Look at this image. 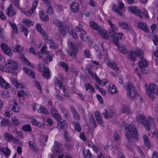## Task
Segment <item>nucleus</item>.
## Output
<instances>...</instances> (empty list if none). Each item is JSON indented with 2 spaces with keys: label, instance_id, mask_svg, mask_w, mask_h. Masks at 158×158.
I'll return each mask as SVG.
<instances>
[{
  "label": "nucleus",
  "instance_id": "obj_1",
  "mask_svg": "<svg viewBox=\"0 0 158 158\" xmlns=\"http://www.w3.org/2000/svg\"><path fill=\"white\" fill-rule=\"evenodd\" d=\"M149 120L147 119L143 114H139L137 117V121L139 123L142 124L145 129L149 131L151 126H155L154 121L153 118H152L151 116L148 117Z\"/></svg>",
  "mask_w": 158,
  "mask_h": 158
},
{
  "label": "nucleus",
  "instance_id": "obj_2",
  "mask_svg": "<svg viewBox=\"0 0 158 158\" xmlns=\"http://www.w3.org/2000/svg\"><path fill=\"white\" fill-rule=\"evenodd\" d=\"M126 136L129 142H133L138 138V132L135 127L133 124H130L126 128Z\"/></svg>",
  "mask_w": 158,
  "mask_h": 158
},
{
  "label": "nucleus",
  "instance_id": "obj_3",
  "mask_svg": "<svg viewBox=\"0 0 158 158\" xmlns=\"http://www.w3.org/2000/svg\"><path fill=\"white\" fill-rule=\"evenodd\" d=\"M145 87L147 94L150 98L153 101L155 98L154 94H155L158 95V88L157 86L152 83L150 84L149 86L147 84L145 83Z\"/></svg>",
  "mask_w": 158,
  "mask_h": 158
},
{
  "label": "nucleus",
  "instance_id": "obj_4",
  "mask_svg": "<svg viewBox=\"0 0 158 158\" xmlns=\"http://www.w3.org/2000/svg\"><path fill=\"white\" fill-rule=\"evenodd\" d=\"M124 88L127 91L128 96L129 98L132 99L135 98L137 93L135 88L132 84L127 81L124 85Z\"/></svg>",
  "mask_w": 158,
  "mask_h": 158
},
{
  "label": "nucleus",
  "instance_id": "obj_5",
  "mask_svg": "<svg viewBox=\"0 0 158 158\" xmlns=\"http://www.w3.org/2000/svg\"><path fill=\"white\" fill-rule=\"evenodd\" d=\"M70 49L68 51L69 55L73 58L76 57V54L78 52L76 44L73 43L71 41H69L68 43Z\"/></svg>",
  "mask_w": 158,
  "mask_h": 158
},
{
  "label": "nucleus",
  "instance_id": "obj_6",
  "mask_svg": "<svg viewBox=\"0 0 158 158\" xmlns=\"http://www.w3.org/2000/svg\"><path fill=\"white\" fill-rule=\"evenodd\" d=\"M109 36L113 38V41L116 46L118 45V40H121L123 37V34L122 33H118L115 32L110 31L109 32Z\"/></svg>",
  "mask_w": 158,
  "mask_h": 158
},
{
  "label": "nucleus",
  "instance_id": "obj_7",
  "mask_svg": "<svg viewBox=\"0 0 158 158\" xmlns=\"http://www.w3.org/2000/svg\"><path fill=\"white\" fill-rule=\"evenodd\" d=\"M40 71L42 75L47 79H48L50 77V71L48 68L46 67L44 65H39Z\"/></svg>",
  "mask_w": 158,
  "mask_h": 158
},
{
  "label": "nucleus",
  "instance_id": "obj_8",
  "mask_svg": "<svg viewBox=\"0 0 158 158\" xmlns=\"http://www.w3.org/2000/svg\"><path fill=\"white\" fill-rule=\"evenodd\" d=\"M128 10L129 12H131L134 14L137 15L140 18H142V15L141 13V11L139 8L137 6H131L128 7Z\"/></svg>",
  "mask_w": 158,
  "mask_h": 158
},
{
  "label": "nucleus",
  "instance_id": "obj_9",
  "mask_svg": "<svg viewBox=\"0 0 158 158\" xmlns=\"http://www.w3.org/2000/svg\"><path fill=\"white\" fill-rule=\"evenodd\" d=\"M4 137L5 139L8 142H13L16 144L19 143L18 139L14 137L12 135L8 132H5L4 134Z\"/></svg>",
  "mask_w": 158,
  "mask_h": 158
},
{
  "label": "nucleus",
  "instance_id": "obj_10",
  "mask_svg": "<svg viewBox=\"0 0 158 158\" xmlns=\"http://www.w3.org/2000/svg\"><path fill=\"white\" fill-rule=\"evenodd\" d=\"M5 65L7 67L13 70H16L18 68V64L15 61L11 60L6 61Z\"/></svg>",
  "mask_w": 158,
  "mask_h": 158
},
{
  "label": "nucleus",
  "instance_id": "obj_11",
  "mask_svg": "<svg viewBox=\"0 0 158 158\" xmlns=\"http://www.w3.org/2000/svg\"><path fill=\"white\" fill-rule=\"evenodd\" d=\"M124 4L122 2H120L119 5V7L120 10L118 9V6L115 4H114L112 7L113 10L117 13L119 15L121 16L123 15V12L122 10L124 8Z\"/></svg>",
  "mask_w": 158,
  "mask_h": 158
},
{
  "label": "nucleus",
  "instance_id": "obj_12",
  "mask_svg": "<svg viewBox=\"0 0 158 158\" xmlns=\"http://www.w3.org/2000/svg\"><path fill=\"white\" fill-rule=\"evenodd\" d=\"M47 48V46L45 44H44V46L42 47L41 49V53L39 54L38 55L39 60H43L42 57L45 56L46 55L50 53L49 51H47L46 49Z\"/></svg>",
  "mask_w": 158,
  "mask_h": 158
},
{
  "label": "nucleus",
  "instance_id": "obj_13",
  "mask_svg": "<svg viewBox=\"0 0 158 158\" xmlns=\"http://www.w3.org/2000/svg\"><path fill=\"white\" fill-rule=\"evenodd\" d=\"M47 48V46L45 44H44V46L42 47L41 49V53L39 54L38 55L39 60H43L42 57L45 56L46 55L50 53L49 51H47L46 49Z\"/></svg>",
  "mask_w": 158,
  "mask_h": 158
},
{
  "label": "nucleus",
  "instance_id": "obj_14",
  "mask_svg": "<svg viewBox=\"0 0 158 158\" xmlns=\"http://www.w3.org/2000/svg\"><path fill=\"white\" fill-rule=\"evenodd\" d=\"M88 72L89 74L93 77L95 78L96 81L99 84L102 85L104 86L107 83V82L100 80L97 77V75L95 73H93L89 69L88 70Z\"/></svg>",
  "mask_w": 158,
  "mask_h": 158
},
{
  "label": "nucleus",
  "instance_id": "obj_15",
  "mask_svg": "<svg viewBox=\"0 0 158 158\" xmlns=\"http://www.w3.org/2000/svg\"><path fill=\"white\" fill-rule=\"evenodd\" d=\"M1 48L4 53L6 55L11 56L12 54V52L9 47L5 44L2 43L1 44Z\"/></svg>",
  "mask_w": 158,
  "mask_h": 158
},
{
  "label": "nucleus",
  "instance_id": "obj_16",
  "mask_svg": "<svg viewBox=\"0 0 158 158\" xmlns=\"http://www.w3.org/2000/svg\"><path fill=\"white\" fill-rule=\"evenodd\" d=\"M61 145L56 141H55L52 150L54 153L60 154L62 152V150L60 148Z\"/></svg>",
  "mask_w": 158,
  "mask_h": 158
},
{
  "label": "nucleus",
  "instance_id": "obj_17",
  "mask_svg": "<svg viewBox=\"0 0 158 158\" xmlns=\"http://www.w3.org/2000/svg\"><path fill=\"white\" fill-rule=\"evenodd\" d=\"M6 13L9 16L12 17L16 14V11L13 9L12 6L10 5L6 8Z\"/></svg>",
  "mask_w": 158,
  "mask_h": 158
},
{
  "label": "nucleus",
  "instance_id": "obj_18",
  "mask_svg": "<svg viewBox=\"0 0 158 158\" xmlns=\"http://www.w3.org/2000/svg\"><path fill=\"white\" fill-rule=\"evenodd\" d=\"M98 32V34H100L103 38L106 40L109 39V35H108L106 31L102 27L99 28Z\"/></svg>",
  "mask_w": 158,
  "mask_h": 158
},
{
  "label": "nucleus",
  "instance_id": "obj_19",
  "mask_svg": "<svg viewBox=\"0 0 158 158\" xmlns=\"http://www.w3.org/2000/svg\"><path fill=\"white\" fill-rule=\"evenodd\" d=\"M71 11L74 13H77L79 10V6L78 3L74 2L70 5Z\"/></svg>",
  "mask_w": 158,
  "mask_h": 158
},
{
  "label": "nucleus",
  "instance_id": "obj_20",
  "mask_svg": "<svg viewBox=\"0 0 158 158\" xmlns=\"http://www.w3.org/2000/svg\"><path fill=\"white\" fill-rule=\"evenodd\" d=\"M57 120L58 122L57 125L58 128L60 129H64L66 124L65 120L62 119L61 118L59 119H57Z\"/></svg>",
  "mask_w": 158,
  "mask_h": 158
},
{
  "label": "nucleus",
  "instance_id": "obj_21",
  "mask_svg": "<svg viewBox=\"0 0 158 158\" xmlns=\"http://www.w3.org/2000/svg\"><path fill=\"white\" fill-rule=\"evenodd\" d=\"M0 85L2 88L5 89H8L10 87V85L9 83L6 82L0 76Z\"/></svg>",
  "mask_w": 158,
  "mask_h": 158
},
{
  "label": "nucleus",
  "instance_id": "obj_22",
  "mask_svg": "<svg viewBox=\"0 0 158 158\" xmlns=\"http://www.w3.org/2000/svg\"><path fill=\"white\" fill-rule=\"evenodd\" d=\"M71 110L73 114V118L77 120H79L80 118L79 114L77 113L73 106H71Z\"/></svg>",
  "mask_w": 158,
  "mask_h": 158
},
{
  "label": "nucleus",
  "instance_id": "obj_23",
  "mask_svg": "<svg viewBox=\"0 0 158 158\" xmlns=\"http://www.w3.org/2000/svg\"><path fill=\"white\" fill-rule=\"evenodd\" d=\"M50 114L52 116L57 120L59 119L60 118H61L60 116L58 114V111L55 108H52L51 109Z\"/></svg>",
  "mask_w": 158,
  "mask_h": 158
},
{
  "label": "nucleus",
  "instance_id": "obj_24",
  "mask_svg": "<svg viewBox=\"0 0 158 158\" xmlns=\"http://www.w3.org/2000/svg\"><path fill=\"white\" fill-rule=\"evenodd\" d=\"M37 1H35L32 4V8L27 12H24V13L27 15L30 16L32 14L34 10L35 9L37 4Z\"/></svg>",
  "mask_w": 158,
  "mask_h": 158
},
{
  "label": "nucleus",
  "instance_id": "obj_25",
  "mask_svg": "<svg viewBox=\"0 0 158 158\" xmlns=\"http://www.w3.org/2000/svg\"><path fill=\"white\" fill-rule=\"evenodd\" d=\"M104 117L106 118H112L114 115V112L113 110H110L109 112H108L106 110L103 113Z\"/></svg>",
  "mask_w": 158,
  "mask_h": 158
},
{
  "label": "nucleus",
  "instance_id": "obj_26",
  "mask_svg": "<svg viewBox=\"0 0 158 158\" xmlns=\"http://www.w3.org/2000/svg\"><path fill=\"white\" fill-rule=\"evenodd\" d=\"M136 55L134 52L131 51L127 54V57L131 60L135 61L136 60Z\"/></svg>",
  "mask_w": 158,
  "mask_h": 158
},
{
  "label": "nucleus",
  "instance_id": "obj_27",
  "mask_svg": "<svg viewBox=\"0 0 158 158\" xmlns=\"http://www.w3.org/2000/svg\"><path fill=\"white\" fill-rule=\"evenodd\" d=\"M138 27L143 30L144 31L148 32V30L146 23L142 22H139L138 24Z\"/></svg>",
  "mask_w": 158,
  "mask_h": 158
},
{
  "label": "nucleus",
  "instance_id": "obj_28",
  "mask_svg": "<svg viewBox=\"0 0 158 158\" xmlns=\"http://www.w3.org/2000/svg\"><path fill=\"white\" fill-rule=\"evenodd\" d=\"M23 70L25 73L31 77L34 78L35 76V73L32 70L27 68H23Z\"/></svg>",
  "mask_w": 158,
  "mask_h": 158
},
{
  "label": "nucleus",
  "instance_id": "obj_29",
  "mask_svg": "<svg viewBox=\"0 0 158 158\" xmlns=\"http://www.w3.org/2000/svg\"><path fill=\"white\" fill-rule=\"evenodd\" d=\"M141 59V60L138 62L140 68H145L148 65V63L147 62L146 60L142 58Z\"/></svg>",
  "mask_w": 158,
  "mask_h": 158
},
{
  "label": "nucleus",
  "instance_id": "obj_30",
  "mask_svg": "<svg viewBox=\"0 0 158 158\" xmlns=\"http://www.w3.org/2000/svg\"><path fill=\"white\" fill-rule=\"evenodd\" d=\"M42 58L43 60L42 61L43 62L44 61V63L47 64L48 63V61L50 62L52 60V56L51 55L50 53L45 56H44L42 57Z\"/></svg>",
  "mask_w": 158,
  "mask_h": 158
},
{
  "label": "nucleus",
  "instance_id": "obj_31",
  "mask_svg": "<svg viewBox=\"0 0 158 158\" xmlns=\"http://www.w3.org/2000/svg\"><path fill=\"white\" fill-rule=\"evenodd\" d=\"M89 25L90 27L93 29L97 31L99 30V28L102 27L100 26H98L95 22L92 21L89 22Z\"/></svg>",
  "mask_w": 158,
  "mask_h": 158
},
{
  "label": "nucleus",
  "instance_id": "obj_32",
  "mask_svg": "<svg viewBox=\"0 0 158 158\" xmlns=\"http://www.w3.org/2000/svg\"><path fill=\"white\" fill-rule=\"evenodd\" d=\"M118 90L114 85H110L108 88V92L110 94H113L118 93Z\"/></svg>",
  "mask_w": 158,
  "mask_h": 158
},
{
  "label": "nucleus",
  "instance_id": "obj_33",
  "mask_svg": "<svg viewBox=\"0 0 158 158\" xmlns=\"http://www.w3.org/2000/svg\"><path fill=\"white\" fill-rule=\"evenodd\" d=\"M13 51L15 52H18L19 53H21L23 52V47L19 45H16L13 47Z\"/></svg>",
  "mask_w": 158,
  "mask_h": 158
},
{
  "label": "nucleus",
  "instance_id": "obj_34",
  "mask_svg": "<svg viewBox=\"0 0 158 158\" xmlns=\"http://www.w3.org/2000/svg\"><path fill=\"white\" fill-rule=\"evenodd\" d=\"M61 111L63 113L65 118L66 119H68L70 116V114L67 110L63 106H60V107Z\"/></svg>",
  "mask_w": 158,
  "mask_h": 158
},
{
  "label": "nucleus",
  "instance_id": "obj_35",
  "mask_svg": "<svg viewBox=\"0 0 158 158\" xmlns=\"http://www.w3.org/2000/svg\"><path fill=\"white\" fill-rule=\"evenodd\" d=\"M143 137L145 145L148 148H150L151 147V144L147 135L145 134L143 135Z\"/></svg>",
  "mask_w": 158,
  "mask_h": 158
},
{
  "label": "nucleus",
  "instance_id": "obj_36",
  "mask_svg": "<svg viewBox=\"0 0 158 158\" xmlns=\"http://www.w3.org/2000/svg\"><path fill=\"white\" fill-rule=\"evenodd\" d=\"M72 124L74 126L76 131L80 132L81 131V127L80 124L77 121H73Z\"/></svg>",
  "mask_w": 158,
  "mask_h": 158
},
{
  "label": "nucleus",
  "instance_id": "obj_37",
  "mask_svg": "<svg viewBox=\"0 0 158 158\" xmlns=\"http://www.w3.org/2000/svg\"><path fill=\"white\" fill-rule=\"evenodd\" d=\"M95 116L98 123L101 125L102 123V118L98 111H96L95 112Z\"/></svg>",
  "mask_w": 158,
  "mask_h": 158
},
{
  "label": "nucleus",
  "instance_id": "obj_38",
  "mask_svg": "<svg viewBox=\"0 0 158 158\" xmlns=\"http://www.w3.org/2000/svg\"><path fill=\"white\" fill-rule=\"evenodd\" d=\"M108 66L111 68L115 71L118 70V68L117 67L116 64L114 62H111L110 61H108L107 63Z\"/></svg>",
  "mask_w": 158,
  "mask_h": 158
},
{
  "label": "nucleus",
  "instance_id": "obj_39",
  "mask_svg": "<svg viewBox=\"0 0 158 158\" xmlns=\"http://www.w3.org/2000/svg\"><path fill=\"white\" fill-rule=\"evenodd\" d=\"M83 152L84 158H92V155L89 149L83 150Z\"/></svg>",
  "mask_w": 158,
  "mask_h": 158
},
{
  "label": "nucleus",
  "instance_id": "obj_40",
  "mask_svg": "<svg viewBox=\"0 0 158 158\" xmlns=\"http://www.w3.org/2000/svg\"><path fill=\"white\" fill-rule=\"evenodd\" d=\"M118 49L123 54H126L127 53V49L126 47L123 45H118Z\"/></svg>",
  "mask_w": 158,
  "mask_h": 158
},
{
  "label": "nucleus",
  "instance_id": "obj_41",
  "mask_svg": "<svg viewBox=\"0 0 158 158\" xmlns=\"http://www.w3.org/2000/svg\"><path fill=\"white\" fill-rule=\"evenodd\" d=\"M76 30L78 32H82V34L84 35L85 34V31L82 28V25L80 23H79L78 25L76 26Z\"/></svg>",
  "mask_w": 158,
  "mask_h": 158
},
{
  "label": "nucleus",
  "instance_id": "obj_42",
  "mask_svg": "<svg viewBox=\"0 0 158 158\" xmlns=\"http://www.w3.org/2000/svg\"><path fill=\"white\" fill-rule=\"evenodd\" d=\"M47 42L50 44V47L53 49H55L57 47V45L54 42L53 40L51 39H48L47 41Z\"/></svg>",
  "mask_w": 158,
  "mask_h": 158
},
{
  "label": "nucleus",
  "instance_id": "obj_43",
  "mask_svg": "<svg viewBox=\"0 0 158 158\" xmlns=\"http://www.w3.org/2000/svg\"><path fill=\"white\" fill-rule=\"evenodd\" d=\"M122 112L123 113H126L127 114L131 113V111L129 107L127 106L124 105L122 110Z\"/></svg>",
  "mask_w": 158,
  "mask_h": 158
},
{
  "label": "nucleus",
  "instance_id": "obj_44",
  "mask_svg": "<svg viewBox=\"0 0 158 158\" xmlns=\"http://www.w3.org/2000/svg\"><path fill=\"white\" fill-rule=\"evenodd\" d=\"M89 120L91 126L93 127L96 128L97 126L96 122L94 117L91 114L90 115Z\"/></svg>",
  "mask_w": 158,
  "mask_h": 158
},
{
  "label": "nucleus",
  "instance_id": "obj_45",
  "mask_svg": "<svg viewBox=\"0 0 158 158\" xmlns=\"http://www.w3.org/2000/svg\"><path fill=\"white\" fill-rule=\"evenodd\" d=\"M10 123V121L6 119H3L1 121L0 125L2 127H4L8 126Z\"/></svg>",
  "mask_w": 158,
  "mask_h": 158
},
{
  "label": "nucleus",
  "instance_id": "obj_46",
  "mask_svg": "<svg viewBox=\"0 0 158 158\" xmlns=\"http://www.w3.org/2000/svg\"><path fill=\"white\" fill-rule=\"evenodd\" d=\"M23 23L26 26L29 27L34 25L33 22L27 19H24L23 20Z\"/></svg>",
  "mask_w": 158,
  "mask_h": 158
},
{
  "label": "nucleus",
  "instance_id": "obj_47",
  "mask_svg": "<svg viewBox=\"0 0 158 158\" xmlns=\"http://www.w3.org/2000/svg\"><path fill=\"white\" fill-rule=\"evenodd\" d=\"M38 112L45 114H48V110L45 107L41 106H40L39 109L38 110Z\"/></svg>",
  "mask_w": 158,
  "mask_h": 158
},
{
  "label": "nucleus",
  "instance_id": "obj_48",
  "mask_svg": "<svg viewBox=\"0 0 158 158\" xmlns=\"http://www.w3.org/2000/svg\"><path fill=\"white\" fill-rule=\"evenodd\" d=\"M136 56H138L139 59H142L143 57V52L140 49H138L135 52Z\"/></svg>",
  "mask_w": 158,
  "mask_h": 158
},
{
  "label": "nucleus",
  "instance_id": "obj_49",
  "mask_svg": "<svg viewBox=\"0 0 158 158\" xmlns=\"http://www.w3.org/2000/svg\"><path fill=\"white\" fill-rule=\"evenodd\" d=\"M118 25L124 29H127V28L129 25L127 23L124 21L119 22Z\"/></svg>",
  "mask_w": 158,
  "mask_h": 158
},
{
  "label": "nucleus",
  "instance_id": "obj_50",
  "mask_svg": "<svg viewBox=\"0 0 158 158\" xmlns=\"http://www.w3.org/2000/svg\"><path fill=\"white\" fill-rule=\"evenodd\" d=\"M20 57L22 58V60L27 65H28L30 66H33V65L32 64L30 63V62L25 58L24 55L23 54H21Z\"/></svg>",
  "mask_w": 158,
  "mask_h": 158
},
{
  "label": "nucleus",
  "instance_id": "obj_51",
  "mask_svg": "<svg viewBox=\"0 0 158 158\" xmlns=\"http://www.w3.org/2000/svg\"><path fill=\"white\" fill-rule=\"evenodd\" d=\"M15 105L11 108V110L12 111L17 113L19 112V109L18 106V104L17 102H14Z\"/></svg>",
  "mask_w": 158,
  "mask_h": 158
},
{
  "label": "nucleus",
  "instance_id": "obj_52",
  "mask_svg": "<svg viewBox=\"0 0 158 158\" xmlns=\"http://www.w3.org/2000/svg\"><path fill=\"white\" fill-rule=\"evenodd\" d=\"M59 65L64 68V70L67 72L69 70V66L65 63L62 62H60L59 63Z\"/></svg>",
  "mask_w": 158,
  "mask_h": 158
},
{
  "label": "nucleus",
  "instance_id": "obj_53",
  "mask_svg": "<svg viewBox=\"0 0 158 158\" xmlns=\"http://www.w3.org/2000/svg\"><path fill=\"white\" fill-rule=\"evenodd\" d=\"M9 23L11 27L13 29L14 32V33H17L18 31V27L15 24L11 22H9Z\"/></svg>",
  "mask_w": 158,
  "mask_h": 158
},
{
  "label": "nucleus",
  "instance_id": "obj_54",
  "mask_svg": "<svg viewBox=\"0 0 158 158\" xmlns=\"http://www.w3.org/2000/svg\"><path fill=\"white\" fill-rule=\"evenodd\" d=\"M21 31L23 33L24 35L27 36L29 32L27 28L25 27L24 25H22L21 26Z\"/></svg>",
  "mask_w": 158,
  "mask_h": 158
},
{
  "label": "nucleus",
  "instance_id": "obj_55",
  "mask_svg": "<svg viewBox=\"0 0 158 158\" xmlns=\"http://www.w3.org/2000/svg\"><path fill=\"white\" fill-rule=\"evenodd\" d=\"M3 151L4 155L7 157H8L9 156L10 153V150L7 147L4 148Z\"/></svg>",
  "mask_w": 158,
  "mask_h": 158
},
{
  "label": "nucleus",
  "instance_id": "obj_56",
  "mask_svg": "<svg viewBox=\"0 0 158 158\" xmlns=\"http://www.w3.org/2000/svg\"><path fill=\"white\" fill-rule=\"evenodd\" d=\"M11 121L12 123L15 125L17 126L19 125L20 123V122L19 121L18 118L16 117H14L12 118L11 119Z\"/></svg>",
  "mask_w": 158,
  "mask_h": 158
},
{
  "label": "nucleus",
  "instance_id": "obj_57",
  "mask_svg": "<svg viewBox=\"0 0 158 158\" xmlns=\"http://www.w3.org/2000/svg\"><path fill=\"white\" fill-rule=\"evenodd\" d=\"M56 80L55 81V85H56L57 86L60 87V89H62L63 87H64L63 86V84L61 83L60 81L59 80H58L57 78H56Z\"/></svg>",
  "mask_w": 158,
  "mask_h": 158
},
{
  "label": "nucleus",
  "instance_id": "obj_58",
  "mask_svg": "<svg viewBox=\"0 0 158 158\" xmlns=\"http://www.w3.org/2000/svg\"><path fill=\"white\" fill-rule=\"evenodd\" d=\"M46 12L49 14H51L53 13V10L51 6L49 4L47 6Z\"/></svg>",
  "mask_w": 158,
  "mask_h": 158
},
{
  "label": "nucleus",
  "instance_id": "obj_59",
  "mask_svg": "<svg viewBox=\"0 0 158 158\" xmlns=\"http://www.w3.org/2000/svg\"><path fill=\"white\" fill-rule=\"evenodd\" d=\"M53 22L57 27H58L59 28H61V27H62L63 25V23L62 22L59 21L57 19L54 20Z\"/></svg>",
  "mask_w": 158,
  "mask_h": 158
},
{
  "label": "nucleus",
  "instance_id": "obj_60",
  "mask_svg": "<svg viewBox=\"0 0 158 158\" xmlns=\"http://www.w3.org/2000/svg\"><path fill=\"white\" fill-rule=\"evenodd\" d=\"M108 22L111 28V30H110L109 31H111V32L114 31L115 32V31H116L117 29V28L111 23V21L110 20H108Z\"/></svg>",
  "mask_w": 158,
  "mask_h": 158
},
{
  "label": "nucleus",
  "instance_id": "obj_61",
  "mask_svg": "<svg viewBox=\"0 0 158 158\" xmlns=\"http://www.w3.org/2000/svg\"><path fill=\"white\" fill-rule=\"evenodd\" d=\"M23 129L25 131H31V126L29 125H26L23 127Z\"/></svg>",
  "mask_w": 158,
  "mask_h": 158
},
{
  "label": "nucleus",
  "instance_id": "obj_62",
  "mask_svg": "<svg viewBox=\"0 0 158 158\" xmlns=\"http://www.w3.org/2000/svg\"><path fill=\"white\" fill-rule=\"evenodd\" d=\"M30 122L31 123L34 125L38 126H40L41 125L40 123L35 118H32L30 120Z\"/></svg>",
  "mask_w": 158,
  "mask_h": 158
},
{
  "label": "nucleus",
  "instance_id": "obj_63",
  "mask_svg": "<svg viewBox=\"0 0 158 158\" xmlns=\"http://www.w3.org/2000/svg\"><path fill=\"white\" fill-rule=\"evenodd\" d=\"M141 13L142 15V17L144 16L145 17L146 19H148V12L147 10L143 8L141 10Z\"/></svg>",
  "mask_w": 158,
  "mask_h": 158
},
{
  "label": "nucleus",
  "instance_id": "obj_64",
  "mask_svg": "<svg viewBox=\"0 0 158 158\" xmlns=\"http://www.w3.org/2000/svg\"><path fill=\"white\" fill-rule=\"evenodd\" d=\"M152 40L155 45L158 44V37L157 35H155L152 37Z\"/></svg>",
  "mask_w": 158,
  "mask_h": 158
}]
</instances>
